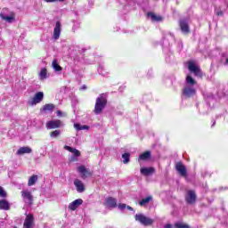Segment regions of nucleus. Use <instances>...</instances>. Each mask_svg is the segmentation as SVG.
I'll return each instance as SVG.
<instances>
[{"label": "nucleus", "mask_w": 228, "mask_h": 228, "mask_svg": "<svg viewBox=\"0 0 228 228\" xmlns=\"http://www.w3.org/2000/svg\"><path fill=\"white\" fill-rule=\"evenodd\" d=\"M61 133L60 130H54L51 133L50 136L52 138H57V136H60Z\"/></svg>", "instance_id": "obj_31"}, {"label": "nucleus", "mask_w": 228, "mask_h": 228, "mask_svg": "<svg viewBox=\"0 0 228 228\" xmlns=\"http://www.w3.org/2000/svg\"><path fill=\"white\" fill-rule=\"evenodd\" d=\"M151 200H152V198L151 196H149V197L142 199L141 201H139V204L141 206H147V204H149L151 202Z\"/></svg>", "instance_id": "obj_27"}, {"label": "nucleus", "mask_w": 228, "mask_h": 228, "mask_svg": "<svg viewBox=\"0 0 228 228\" xmlns=\"http://www.w3.org/2000/svg\"><path fill=\"white\" fill-rule=\"evenodd\" d=\"M44 101V93L38 92L35 94L34 98L30 102L31 106H36V104H40Z\"/></svg>", "instance_id": "obj_9"}, {"label": "nucleus", "mask_w": 228, "mask_h": 228, "mask_svg": "<svg viewBox=\"0 0 228 228\" xmlns=\"http://www.w3.org/2000/svg\"><path fill=\"white\" fill-rule=\"evenodd\" d=\"M177 172L182 175V177H186V167L183 163L178 162L175 166Z\"/></svg>", "instance_id": "obj_13"}, {"label": "nucleus", "mask_w": 228, "mask_h": 228, "mask_svg": "<svg viewBox=\"0 0 228 228\" xmlns=\"http://www.w3.org/2000/svg\"><path fill=\"white\" fill-rule=\"evenodd\" d=\"M52 67L53 69V70H55V72H60L61 71V66H60V64H58V61L53 60L52 62Z\"/></svg>", "instance_id": "obj_21"}, {"label": "nucleus", "mask_w": 228, "mask_h": 228, "mask_svg": "<svg viewBox=\"0 0 228 228\" xmlns=\"http://www.w3.org/2000/svg\"><path fill=\"white\" fill-rule=\"evenodd\" d=\"M175 228H190V226H188V224H184L183 223L175 224Z\"/></svg>", "instance_id": "obj_33"}, {"label": "nucleus", "mask_w": 228, "mask_h": 228, "mask_svg": "<svg viewBox=\"0 0 228 228\" xmlns=\"http://www.w3.org/2000/svg\"><path fill=\"white\" fill-rule=\"evenodd\" d=\"M74 185L77 188V191H78V193H83V191H85V183H83V182L79 179H76L74 181Z\"/></svg>", "instance_id": "obj_12"}, {"label": "nucleus", "mask_w": 228, "mask_h": 228, "mask_svg": "<svg viewBox=\"0 0 228 228\" xmlns=\"http://www.w3.org/2000/svg\"><path fill=\"white\" fill-rule=\"evenodd\" d=\"M23 228H29V215H27L26 216Z\"/></svg>", "instance_id": "obj_34"}, {"label": "nucleus", "mask_w": 228, "mask_h": 228, "mask_svg": "<svg viewBox=\"0 0 228 228\" xmlns=\"http://www.w3.org/2000/svg\"><path fill=\"white\" fill-rule=\"evenodd\" d=\"M135 220L145 226L152 225L154 224V219L145 216L143 214H136Z\"/></svg>", "instance_id": "obj_2"}, {"label": "nucleus", "mask_w": 228, "mask_h": 228, "mask_svg": "<svg viewBox=\"0 0 228 228\" xmlns=\"http://www.w3.org/2000/svg\"><path fill=\"white\" fill-rule=\"evenodd\" d=\"M78 174H80L82 179H86L88 177H92V171L89 168H86L85 166H79L77 168Z\"/></svg>", "instance_id": "obj_5"}, {"label": "nucleus", "mask_w": 228, "mask_h": 228, "mask_svg": "<svg viewBox=\"0 0 228 228\" xmlns=\"http://www.w3.org/2000/svg\"><path fill=\"white\" fill-rule=\"evenodd\" d=\"M60 35H61V23L60 21H57L53 28L54 40H58V38H60Z\"/></svg>", "instance_id": "obj_10"}, {"label": "nucleus", "mask_w": 228, "mask_h": 228, "mask_svg": "<svg viewBox=\"0 0 228 228\" xmlns=\"http://www.w3.org/2000/svg\"><path fill=\"white\" fill-rule=\"evenodd\" d=\"M81 204H83V200H75L73 202L69 203V209H70L71 211H76V209L78 208Z\"/></svg>", "instance_id": "obj_11"}, {"label": "nucleus", "mask_w": 228, "mask_h": 228, "mask_svg": "<svg viewBox=\"0 0 228 228\" xmlns=\"http://www.w3.org/2000/svg\"><path fill=\"white\" fill-rule=\"evenodd\" d=\"M53 110H54V104L48 103L43 106V108L41 109V111H53Z\"/></svg>", "instance_id": "obj_23"}, {"label": "nucleus", "mask_w": 228, "mask_h": 228, "mask_svg": "<svg viewBox=\"0 0 228 228\" xmlns=\"http://www.w3.org/2000/svg\"><path fill=\"white\" fill-rule=\"evenodd\" d=\"M106 104H108V100H106L104 94H101L98 98H96L94 110V114L101 115V113H102V111L104 110V108H106Z\"/></svg>", "instance_id": "obj_1"}, {"label": "nucleus", "mask_w": 228, "mask_h": 228, "mask_svg": "<svg viewBox=\"0 0 228 228\" xmlns=\"http://www.w3.org/2000/svg\"><path fill=\"white\" fill-rule=\"evenodd\" d=\"M164 228H172V224H166Z\"/></svg>", "instance_id": "obj_40"}, {"label": "nucleus", "mask_w": 228, "mask_h": 228, "mask_svg": "<svg viewBox=\"0 0 228 228\" xmlns=\"http://www.w3.org/2000/svg\"><path fill=\"white\" fill-rule=\"evenodd\" d=\"M40 79H47V69L45 68L42 69L39 73Z\"/></svg>", "instance_id": "obj_28"}, {"label": "nucleus", "mask_w": 228, "mask_h": 228, "mask_svg": "<svg viewBox=\"0 0 228 228\" xmlns=\"http://www.w3.org/2000/svg\"><path fill=\"white\" fill-rule=\"evenodd\" d=\"M122 158L124 159L123 163L126 165L129 161L130 155L129 153H124Z\"/></svg>", "instance_id": "obj_32"}, {"label": "nucleus", "mask_w": 228, "mask_h": 228, "mask_svg": "<svg viewBox=\"0 0 228 228\" xmlns=\"http://www.w3.org/2000/svg\"><path fill=\"white\" fill-rule=\"evenodd\" d=\"M0 209L4 211H8L10 209V202H8L6 200H1Z\"/></svg>", "instance_id": "obj_16"}, {"label": "nucleus", "mask_w": 228, "mask_h": 228, "mask_svg": "<svg viewBox=\"0 0 228 228\" xmlns=\"http://www.w3.org/2000/svg\"><path fill=\"white\" fill-rule=\"evenodd\" d=\"M106 208H117V200L110 197L106 200L105 202Z\"/></svg>", "instance_id": "obj_15"}, {"label": "nucleus", "mask_w": 228, "mask_h": 228, "mask_svg": "<svg viewBox=\"0 0 228 228\" xmlns=\"http://www.w3.org/2000/svg\"><path fill=\"white\" fill-rule=\"evenodd\" d=\"M64 149H65V151H69V152H72V154H74V156H81V152L78 151V150H77V149H74V148H72V147H70V146H64Z\"/></svg>", "instance_id": "obj_18"}, {"label": "nucleus", "mask_w": 228, "mask_h": 228, "mask_svg": "<svg viewBox=\"0 0 228 228\" xmlns=\"http://www.w3.org/2000/svg\"><path fill=\"white\" fill-rule=\"evenodd\" d=\"M38 181V175H33L29 177V186H34V184H37V182Z\"/></svg>", "instance_id": "obj_25"}, {"label": "nucleus", "mask_w": 228, "mask_h": 228, "mask_svg": "<svg viewBox=\"0 0 228 228\" xmlns=\"http://www.w3.org/2000/svg\"><path fill=\"white\" fill-rule=\"evenodd\" d=\"M47 129H56L58 127H63V122L60 119L51 120L46 123Z\"/></svg>", "instance_id": "obj_7"}, {"label": "nucleus", "mask_w": 228, "mask_h": 228, "mask_svg": "<svg viewBox=\"0 0 228 228\" xmlns=\"http://www.w3.org/2000/svg\"><path fill=\"white\" fill-rule=\"evenodd\" d=\"M57 117H61V110L57 111Z\"/></svg>", "instance_id": "obj_39"}, {"label": "nucleus", "mask_w": 228, "mask_h": 228, "mask_svg": "<svg viewBox=\"0 0 228 228\" xmlns=\"http://www.w3.org/2000/svg\"><path fill=\"white\" fill-rule=\"evenodd\" d=\"M35 227V216L33 215H29V228Z\"/></svg>", "instance_id": "obj_30"}, {"label": "nucleus", "mask_w": 228, "mask_h": 228, "mask_svg": "<svg viewBox=\"0 0 228 228\" xmlns=\"http://www.w3.org/2000/svg\"><path fill=\"white\" fill-rule=\"evenodd\" d=\"M156 172V169L154 167H142L141 168V174L142 175H145L146 177L149 175H152Z\"/></svg>", "instance_id": "obj_14"}, {"label": "nucleus", "mask_w": 228, "mask_h": 228, "mask_svg": "<svg viewBox=\"0 0 228 228\" xmlns=\"http://www.w3.org/2000/svg\"><path fill=\"white\" fill-rule=\"evenodd\" d=\"M33 200V199H32V197H31V195L29 196V202H30V204H31V201Z\"/></svg>", "instance_id": "obj_41"}, {"label": "nucleus", "mask_w": 228, "mask_h": 228, "mask_svg": "<svg viewBox=\"0 0 228 228\" xmlns=\"http://www.w3.org/2000/svg\"><path fill=\"white\" fill-rule=\"evenodd\" d=\"M0 17L3 19V20H6V22H13V20H15V17L4 16L3 13L0 14Z\"/></svg>", "instance_id": "obj_26"}, {"label": "nucleus", "mask_w": 228, "mask_h": 228, "mask_svg": "<svg viewBox=\"0 0 228 228\" xmlns=\"http://www.w3.org/2000/svg\"><path fill=\"white\" fill-rule=\"evenodd\" d=\"M148 17H151L153 22H161V20H163V18L161 16L156 15L154 12H149Z\"/></svg>", "instance_id": "obj_17"}, {"label": "nucleus", "mask_w": 228, "mask_h": 228, "mask_svg": "<svg viewBox=\"0 0 228 228\" xmlns=\"http://www.w3.org/2000/svg\"><path fill=\"white\" fill-rule=\"evenodd\" d=\"M216 15H218V16L224 15V12H216Z\"/></svg>", "instance_id": "obj_38"}, {"label": "nucleus", "mask_w": 228, "mask_h": 228, "mask_svg": "<svg viewBox=\"0 0 228 228\" xmlns=\"http://www.w3.org/2000/svg\"><path fill=\"white\" fill-rule=\"evenodd\" d=\"M118 209H120V211H124L126 208L128 209V211H133V208H131L130 206H127V205H126L124 203L119 204L118 206Z\"/></svg>", "instance_id": "obj_29"}, {"label": "nucleus", "mask_w": 228, "mask_h": 228, "mask_svg": "<svg viewBox=\"0 0 228 228\" xmlns=\"http://www.w3.org/2000/svg\"><path fill=\"white\" fill-rule=\"evenodd\" d=\"M185 202L190 205H193L195 202H197V194L195 193V191H187L185 194Z\"/></svg>", "instance_id": "obj_4"}, {"label": "nucleus", "mask_w": 228, "mask_h": 228, "mask_svg": "<svg viewBox=\"0 0 228 228\" xmlns=\"http://www.w3.org/2000/svg\"><path fill=\"white\" fill-rule=\"evenodd\" d=\"M188 69L190 72H193L194 76L198 77H202V71L200 70V67L195 62V61H190L188 62Z\"/></svg>", "instance_id": "obj_3"}, {"label": "nucleus", "mask_w": 228, "mask_h": 228, "mask_svg": "<svg viewBox=\"0 0 228 228\" xmlns=\"http://www.w3.org/2000/svg\"><path fill=\"white\" fill-rule=\"evenodd\" d=\"M0 197L5 198L6 197V191L4 189H3L2 186H0Z\"/></svg>", "instance_id": "obj_35"}, {"label": "nucleus", "mask_w": 228, "mask_h": 228, "mask_svg": "<svg viewBox=\"0 0 228 228\" xmlns=\"http://www.w3.org/2000/svg\"><path fill=\"white\" fill-rule=\"evenodd\" d=\"M179 26L183 35H188V33H190V25L188 24V20H181Z\"/></svg>", "instance_id": "obj_8"}, {"label": "nucleus", "mask_w": 228, "mask_h": 228, "mask_svg": "<svg viewBox=\"0 0 228 228\" xmlns=\"http://www.w3.org/2000/svg\"><path fill=\"white\" fill-rule=\"evenodd\" d=\"M21 195L24 199H29V192L28 191H21Z\"/></svg>", "instance_id": "obj_36"}, {"label": "nucleus", "mask_w": 228, "mask_h": 228, "mask_svg": "<svg viewBox=\"0 0 228 228\" xmlns=\"http://www.w3.org/2000/svg\"><path fill=\"white\" fill-rule=\"evenodd\" d=\"M74 127L75 129H77V131H85L86 129H90V126H86V125H79L77 123L74 124Z\"/></svg>", "instance_id": "obj_22"}, {"label": "nucleus", "mask_w": 228, "mask_h": 228, "mask_svg": "<svg viewBox=\"0 0 228 228\" xmlns=\"http://www.w3.org/2000/svg\"><path fill=\"white\" fill-rule=\"evenodd\" d=\"M17 154L22 156V154H29V147H21L18 150Z\"/></svg>", "instance_id": "obj_20"}, {"label": "nucleus", "mask_w": 228, "mask_h": 228, "mask_svg": "<svg viewBox=\"0 0 228 228\" xmlns=\"http://www.w3.org/2000/svg\"><path fill=\"white\" fill-rule=\"evenodd\" d=\"M183 94L184 97H193L197 94V90L193 86H185L183 89Z\"/></svg>", "instance_id": "obj_6"}, {"label": "nucleus", "mask_w": 228, "mask_h": 228, "mask_svg": "<svg viewBox=\"0 0 228 228\" xmlns=\"http://www.w3.org/2000/svg\"><path fill=\"white\" fill-rule=\"evenodd\" d=\"M194 85H197V81L191 77V76L188 75L186 77V86H193Z\"/></svg>", "instance_id": "obj_19"}, {"label": "nucleus", "mask_w": 228, "mask_h": 228, "mask_svg": "<svg viewBox=\"0 0 228 228\" xmlns=\"http://www.w3.org/2000/svg\"><path fill=\"white\" fill-rule=\"evenodd\" d=\"M150 159H151V151H146L144 153H142L139 156V159H142V161H145V160Z\"/></svg>", "instance_id": "obj_24"}, {"label": "nucleus", "mask_w": 228, "mask_h": 228, "mask_svg": "<svg viewBox=\"0 0 228 228\" xmlns=\"http://www.w3.org/2000/svg\"><path fill=\"white\" fill-rule=\"evenodd\" d=\"M45 3H56L58 1H60L61 3L63 2L64 0H44Z\"/></svg>", "instance_id": "obj_37"}, {"label": "nucleus", "mask_w": 228, "mask_h": 228, "mask_svg": "<svg viewBox=\"0 0 228 228\" xmlns=\"http://www.w3.org/2000/svg\"><path fill=\"white\" fill-rule=\"evenodd\" d=\"M226 63L228 64V59L226 60Z\"/></svg>", "instance_id": "obj_42"}]
</instances>
